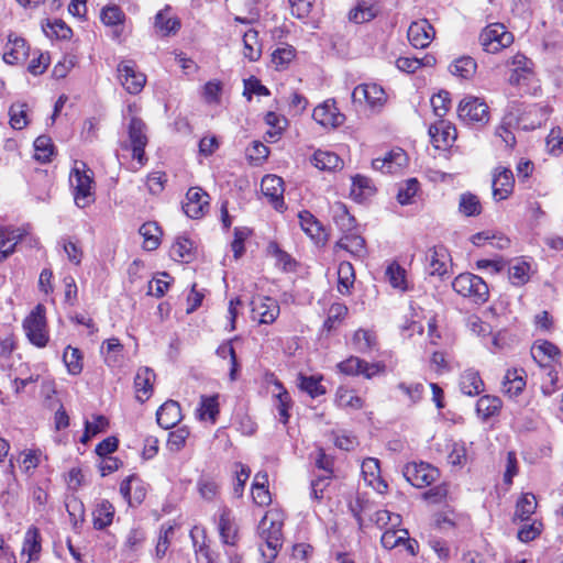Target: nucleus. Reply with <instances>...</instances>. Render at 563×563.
<instances>
[{
	"mask_svg": "<svg viewBox=\"0 0 563 563\" xmlns=\"http://www.w3.org/2000/svg\"><path fill=\"white\" fill-rule=\"evenodd\" d=\"M284 515L278 509H269L258 523L257 531L265 542L268 553L261 548L266 563H271L277 555L283 544Z\"/></svg>",
	"mask_w": 563,
	"mask_h": 563,
	"instance_id": "1",
	"label": "nucleus"
},
{
	"mask_svg": "<svg viewBox=\"0 0 563 563\" xmlns=\"http://www.w3.org/2000/svg\"><path fill=\"white\" fill-rule=\"evenodd\" d=\"M95 174L82 161H76L70 174L69 184L74 201L78 208H86L95 202Z\"/></svg>",
	"mask_w": 563,
	"mask_h": 563,
	"instance_id": "2",
	"label": "nucleus"
},
{
	"mask_svg": "<svg viewBox=\"0 0 563 563\" xmlns=\"http://www.w3.org/2000/svg\"><path fill=\"white\" fill-rule=\"evenodd\" d=\"M453 290L471 302L483 305L488 301L489 289L485 280L472 273H462L452 282Z\"/></svg>",
	"mask_w": 563,
	"mask_h": 563,
	"instance_id": "3",
	"label": "nucleus"
},
{
	"mask_svg": "<svg viewBox=\"0 0 563 563\" xmlns=\"http://www.w3.org/2000/svg\"><path fill=\"white\" fill-rule=\"evenodd\" d=\"M23 329L30 342L37 347L46 346L49 335L45 318V307L38 303L23 321Z\"/></svg>",
	"mask_w": 563,
	"mask_h": 563,
	"instance_id": "4",
	"label": "nucleus"
},
{
	"mask_svg": "<svg viewBox=\"0 0 563 563\" xmlns=\"http://www.w3.org/2000/svg\"><path fill=\"white\" fill-rule=\"evenodd\" d=\"M128 136L129 142L122 143V148L132 150L133 158L136 159L141 165H144L146 162L145 147L147 145L148 139L146 135V124L142 119L137 117L131 118L128 125Z\"/></svg>",
	"mask_w": 563,
	"mask_h": 563,
	"instance_id": "5",
	"label": "nucleus"
},
{
	"mask_svg": "<svg viewBox=\"0 0 563 563\" xmlns=\"http://www.w3.org/2000/svg\"><path fill=\"white\" fill-rule=\"evenodd\" d=\"M407 482L418 488L430 486L440 477L439 470L426 462H410L402 468Z\"/></svg>",
	"mask_w": 563,
	"mask_h": 563,
	"instance_id": "6",
	"label": "nucleus"
},
{
	"mask_svg": "<svg viewBox=\"0 0 563 563\" xmlns=\"http://www.w3.org/2000/svg\"><path fill=\"white\" fill-rule=\"evenodd\" d=\"M479 41L485 52L494 54L508 47L512 43L514 36L504 24L494 23L482 31Z\"/></svg>",
	"mask_w": 563,
	"mask_h": 563,
	"instance_id": "7",
	"label": "nucleus"
},
{
	"mask_svg": "<svg viewBox=\"0 0 563 563\" xmlns=\"http://www.w3.org/2000/svg\"><path fill=\"white\" fill-rule=\"evenodd\" d=\"M459 118L467 123L486 124L489 121L488 106L479 98L468 96L461 100L457 108Z\"/></svg>",
	"mask_w": 563,
	"mask_h": 563,
	"instance_id": "8",
	"label": "nucleus"
},
{
	"mask_svg": "<svg viewBox=\"0 0 563 563\" xmlns=\"http://www.w3.org/2000/svg\"><path fill=\"white\" fill-rule=\"evenodd\" d=\"M338 368L345 375H362L365 378L371 379L378 374L385 373L386 365L382 362L368 363L357 356H350L349 358L340 362L338 364Z\"/></svg>",
	"mask_w": 563,
	"mask_h": 563,
	"instance_id": "9",
	"label": "nucleus"
},
{
	"mask_svg": "<svg viewBox=\"0 0 563 563\" xmlns=\"http://www.w3.org/2000/svg\"><path fill=\"white\" fill-rule=\"evenodd\" d=\"M352 100L354 103L366 104L375 110L385 104L387 96L385 90L376 84H362L354 88Z\"/></svg>",
	"mask_w": 563,
	"mask_h": 563,
	"instance_id": "10",
	"label": "nucleus"
},
{
	"mask_svg": "<svg viewBox=\"0 0 563 563\" xmlns=\"http://www.w3.org/2000/svg\"><path fill=\"white\" fill-rule=\"evenodd\" d=\"M119 80L131 95H137L144 88L146 76L136 69L133 60H122L118 65Z\"/></svg>",
	"mask_w": 563,
	"mask_h": 563,
	"instance_id": "11",
	"label": "nucleus"
},
{
	"mask_svg": "<svg viewBox=\"0 0 563 563\" xmlns=\"http://www.w3.org/2000/svg\"><path fill=\"white\" fill-rule=\"evenodd\" d=\"M426 269L430 276L442 278L449 272L451 255L443 245H435L426 252Z\"/></svg>",
	"mask_w": 563,
	"mask_h": 563,
	"instance_id": "12",
	"label": "nucleus"
},
{
	"mask_svg": "<svg viewBox=\"0 0 563 563\" xmlns=\"http://www.w3.org/2000/svg\"><path fill=\"white\" fill-rule=\"evenodd\" d=\"M208 194L201 188L192 187L187 191L184 212L191 219H200L209 208Z\"/></svg>",
	"mask_w": 563,
	"mask_h": 563,
	"instance_id": "13",
	"label": "nucleus"
},
{
	"mask_svg": "<svg viewBox=\"0 0 563 563\" xmlns=\"http://www.w3.org/2000/svg\"><path fill=\"white\" fill-rule=\"evenodd\" d=\"M251 306L253 318L260 317V322L265 324L273 323L280 311L278 302L271 297H254Z\"/></svg>",
	"mask_w": 563,
	"mask_h": 563,
	"instance_id": "14",
	"label": "nucleus"
},
{
	"mask_svg": "<svg viewBox=\"0 0 563 563\" xmlns=\"http://www.w3.org/2000/svg\"><path fill=\"white\" fill-rule=\"evenodd\" d=\"M515 185L514 174L509 168L498 167L493 177V197L496 201L507 199Z\"/></svg>",
	"mask_w": 563,
	"mask_h": 563,
	"instance_id": "15",
	"label": "nucleus"
},
{
	"mask_svg": "<svg viewBox=\"0 0 563 563\" xmlns=\"http://www.w3.org/2000/svg\"><path fill=\"white\" fill-rule=\"evenodd\" d=\"M408 40L410 44L416 48H424L429 46L434 37L433 26L428 20L415 21L409 25Z\"/></svg>",
	"mask_w": 563,
	"mask_h": 563,
	"instance_id": "16",
	"label": "nucleus"
},
{
	"mask_svg": "<svg viewBox=\"0 0 563 563\" xmlns=\"http://www.w3.org/2000/svg\"><path fill=\"white\" fill-rule=\"evenodd\" d=\"M429 135L435 148H446L456 140V129L444 120L430 125Z\"/></svg>",
	"mask_w": 563,
	"mask_h": 563,
	"instance_id": "17",
	"label": "nucleus"
},
{
	"mask_svg": "<svg viewBox=\"0 0 563 563\" xmlns=\"http://www.w3.org/2000/svg\"><path fill=\"white\" fill-rule=\"evenodd\" d=\"M531 356L541 368H550L560 356V350L552 342L538 340L531 346Z\"/></svg>",
	"mask_w": 563,
	"mask_h": 563,
	"instance_id": "18",
	"label": "nucleus"
},
{
	"mask_svg": "<svg viewBox=\"0 0 563 563\" xmlns=\"http://www.w3.org/2000/svg\"><path fill=\"white\" fill-rule=\"evenodd\" d=\"M312 118L322 126H339L344 122V115L339 112L333 100H327L314 108Z\"/></svg>",
	"mask_w": 563,
	"mask_h": 563,
	"instance_id": "19",
	"label": "nucleus"
},
{
	"mask_svg": "<svg viewBox=\"0 0 563 563\" xmlns=\"http://www.w3.org/2000/svg\"><path fill=\"white\" fill-rule=\"evenodd\" d=\"M180 20L166 7L159 10L154 19L155 34L162 37L175 35L180 29Z\"/></svg>",
	"mask_w": 563,
	"mask_h": 563,
	"instance_id": "20",
	"label": "nucleus"
},
{
	"mask_svg": "<svg viewBox=\"0 0 563 563\" xmlns=\"http://www.w3.org/2000/svg\"><path fill=\"white\" fill-rule=\"evenodd\" d=\"M407 164V155L401 148H396L387 153L384 157L373 159L374 169L383 173L394 174L400 170Z\"/></svg>",
	"mask_w": 563,
	"mask_h": 563,
	"instance_id": "21",
	"label": "nucleus"
},
{
	"mask_svg": "<svg viewBox=\"0 0 563 563\" xmlns=\"http://www.w3.org/2000/svg\"><path fill=\"white\" fill-rule=\"evenodd\" d=\"M261 189L265 197L274 205L275 209L279 210L284 206V181L276 175H266L261 183Z\"/></svg>",
	"mask_w": 563,
	"mask_h": 563,
	"instance_id": "22",
	"label": "nucleus"
},
{
	"mask_svg": "<svg viewBox=\"0 0 563 563\" xmlns=\"http://www.w3.org/2000/svg\"><path fill=\"white\" fill-rule=\"evenodd\" d=\"M29 57V46L22 37H9V42L3 53V60L7 64L15 65L24 63Z\"/></svg>",
	"mask_w": 563,
	"mask_h": 563,
	"instance_id": "23",
	"label": "nucleus"
},
{
	"mask_svg": "<svg viewBox=\"0 0 563 563\" xmlns=\"http://www.w3.org/2000/svg\"><path fill=\"white\" fill-rule=\"evenodd\" d=\"M362 474L365 482L379 493L387 488V484L380 477L379 461L375 457H367L362 463Z\"/></svg>",
	"mask_w": 563,
	"mask_h": 563,
	"instance_id": "24",
	"label": "nucleus"
},
{
	"mask_svg": "<svg viewBox=\"0 0 563 563\" xmlns=\"http://www.w3.org/2000/svg\"><path fill=\"white\" fill-rule=\"evenodd\" d=\"M508 64L512 67L509 76L511 85H520L532 73V62L522 54H516Z\"/></svg>",
	"mask_w": 563,
	"mask_h": 563,
	"instance_id": "25",
	"label": "nucleus"
},
{
	"mask_svg": "<svg viewBox=\"0 0 563 563\" xmlns=\"http://www.w3.org/2000/svg\"><path fill=\"white\" fill-rule=\"evenodd\" d=\"M156 378L154 371L150 367L139 368L135 378L134 387L139 400L144 401L148 399L153 390V383Z\"/></svg>",
	"mask_w": 563,
	"mask_h": 563,
	"instance_id": "26",
	"label": "nucleus"
},
{
	"mask_svg": "<svg viewBox=\"0 0 563 563\" xmlns=\"http://www.w3.org/2000/svg\"><path fill=\"white\" fill-rule=\"evenodd\" d=\"M218 526L223 542L225 544L234 545L238 539V528L230 509H221Z\"/></svg>",
	"mask_w": 563,
	"mask_h": 563,
	"instance_id": "27",
	"label": "nucleus"
},
{
	"mask_svg": "<svg viewBox=\"0 0 563 563\" xmlns=\"http://www.w3.org/2000/svg\"><path fill=\"white\" fill-rule=\"evenodd\" d=\"M460 389L464 395L477 396L484 390V382L477 371L465 369L460 377Z\"/></svg>",
	"mask_w": 563,
	"mask_h": 563,
	"instance_id": "28",
	"label": "nucleus"
},
{
	"mask_svg": "<svg viewBox=\"0 0 563 563\" xmlns=\"http://www.w3.org/2000/svg\"><path fill=\"white\" fill-rule=\"evenodd\" d=\"M311 163L320 170L333 172L342 168L343 161L333 152L318 150L313 153Z\"/></svg>",
	"mask_w": 563,
	"mask_h": 563,
	"instance_id": "29",
	"label": "nucleus"
},
{
	"mask_svg": "<svg viewBox=\"0 0 563 563\" xmlns=\"http://www.w3.org/2000/svg\"><path fill=\"white\" fill-rule=\"evenodd\" d=\"M378 7L366 0H361L349 12V20L354 23H366L372 21L378 14Z\"/></svg>",
	"mask_w": 563,
	"mask_h": 563,
	"instance_id": "30",
	"label": "nucleus"
},
{
	"mask_svg": "<svg viewBox=\"0 0 563 563\" xmlns=\"http://www.w3.org/2000/svg\"><path fill=\"white\" fill-rule=\"evenodd\" d=\"M114 517V507L108 500H101L96 505L92 511L93 527L98 530H102L109 527Z\"/></svg>",
	"mask_w": 563,
	"mask_h": 563,
	"instance_id": "31",
	"label": "nucleus"
},
{
	"mask_svg": "<svg viewBox=\"0 0 563 563\" xmlns=\"http://www.w3.org/2000/svg\"><path fill=\"white\" fill-rule=\"evenodd\" d=\"M526 380L518 369H508L503 379L501 390L509 397L518 396L525 388Z\"/></svg>",
	"mask_w": 563,
	"mask_h": 563,
	"instance_id": "32",
	"label": "nucleus"
},
{
	"mask_svg": "<svg viewBox=\"0 0 563 563\" xmlns=\"http://www.w3.org/2000/svg\"><path fill=\"white\" fill-rule=\"evenodd\" d=\"M375 186L366 176L356 175L352 178L351 196L357 200L363 201L375 194Z\"/></svg>",
	"mask_w": 563,
	"mask_h": 563,
	"instance_id": "33",
	"label": "nucleus"
},
{
	"mask_svg": "<svg viewBox=\"0 0 563 563\" xmlns=\"http://www.w3.org/2000/svg\"><path fill=\"white\" fill-rule=\"evenodd\" d=\"M243 55L250 62H256L262 55V45L258 41V32L250 29L243 35Z\"/></svg>",
	"mask_w": 563,
	"mask_h": 563,
	"instance_id": "34",
	"label": "nucleus"
},
{
	"mask_svg": "<svg viewBox=\"0 0 563 563\" xmlns=\"http://www.w3.org/2000/svg\"><path fill=\"white\" fill-rule=\"evenodd\" d=\"M41 552V537L36 528H30L24 537L22 554L27 555V562L36 561Z\"/></svg>",
	"mask_w": 563,
	"mask_h": 563,
	"instance_id": "35",
	"label": "nucleus"
},
{
	"mask_svg": "<svg viewBox=\"0 0 563 563\" xmlns=\"http://www.w3.org/2000/svg\"><path fill=\"white\" fill-rule=\"evenodd\" d=\"M180 405L175 400L165 401L156 411V422H181Z\"/></svg>",
	"mask_w": 563,
	"mask_h": 563,
	"instance_id": "36",
	"label": "nucleus"
},
{
	"mask_svg": "<svg viewBox=\"0 0 563 563\" xmlns=\"http://www.w3.org/2000/svg\"><path fill=\"white\" fill-rule=\"evenodd\" d=\"M20 230H0V261L5 260L14 252L16 243L22 239Z\"/></svg>",
	"mask_w": 563,
	"mask_h": 563,
	"instance_id": "37",
	"label": "nucleus"
},
{
	"mask_svg": "<svg viewBox=\"0 0 563 563\" xmlns=\"http://www.w3.org/2000/svg\"><path fill=\"white\" fill-rule=\"evenodd\" d=\"M219 413L218 395L213 396H201L200 405L196 410V417L199 420H212L214 421Z\"/></svg>",
	"mask_w": 563,
	"mask_h": 563,
	"instance_id": "38",
	"label": "nucleus"
},
{
	"mask_svg": "<svg viewBox=\"0 0 563 563\" xmlns=\"http://www.w3.org/2000/svg\"><path fill=\"white\" fill-rule=\"evenodd\" d=\"M501 408V400L496 396H483L477 400L476 411L479 418L486 420L496 416Z\"/></svg>",
	"mask_w": 563,
	"mask_h": 563,
	"instance_id": "39",
	"label": "nucleus"
},
{
	"mask_svg": "<svg viewBox=\"0 0 563 563\" xmlns=\"http://www.w3.org/2000/svg\"><path fill=\"white\" fill-rule=\"evenodd\" d=\"M297 380L300 390L307 393L312 398L325 394V387L321 384L322 376H306L299 374Z\"/></svg>",
	"mask_w": 563,
	"mask_h": 563,
	"instance_id": "40",
	"label": "nucleus"
},
{
	"mask_svg": "<svg viewBox=\"0 0 563 563\" xmlns=\"http://www.w3.org/2000/svg\"><path fill=\"white\" fill-rule=\"evenodd\" d=\"M355 274L353 265L350 262H341L338 267V290L342 294H349L353 287Z\"/></svg>",
	"mask_w": 563,
	"mask_h": 563,
	"instance_id": "41",
	"label": "nucleus"
},
{
	"mask_svg": "<svg viewBox=\"0 0 563 563\" xmlns=\"http://www.w3.org/2000/svg\"><path fill=\"white\" fill-rule=\"evenodd\" d=\"M300 227L302 230L317 242L322 239V228L320 222L314 218V216L309 211H301L298 214Z\"/></svg>",
	"mask_w": 563,
	"mask_h": 563,
	"instance_id": "42",
	"label": "nucleus"
},
{
	"mask_svg": "<svg viewBox=\"0 0 563 563\" xmlns=\"http://www.w3.org/2000/svg\"><path fill=\"white\" fill-rule=\"evenodd\" d=\"M144 238V249L148 251L156 250L159 245L161 229L156 222H145L139 230Z\"/></svg>",
	"mask_w": 563,
	"mask_h": 563,
	"instance_id": "43",
	"label": "nucleus"
},
{
	"mask_svg": "<svg viewBox=\"0 0 563 563\" xmlns=\"http://www.w3.org/2000/svg\"><path fill=\"white\" fill-rule=\"evenodd\" d=\"M192 242L187 238H178L172 245L170 256L173 260L178 262H190L194 257Z\"/></svg>",
	"mask_w": 563,
	"mask_h": 563,
	"instance_id": "44",
	"label": "nucleus"
},
{
	"mask_svg": "<svg viewBox=\"0 0 563 563\" xmlns=\"http://www.w3.org/2000/svg\"><path fill=\"white\" fill-rule=\"evenodd\" d=\"M530 265L525 262L517 260L508 267L509 279L515 286H522L530 279Z\"/></svg>",
	"mask_w": 563,
	"mask_h": 563,
	"instance_id": "45",
	"label": "nucleus"
},
{
	"mask_svg": "<svg viewBox=\"0 0 563 563\" xmlns=\"http://www.w3.org/2000/svg\"><path fill=\"white\" fill-rule=\"evenodd\" d=\"M459 211L465 217H475L481 214L482 205L478 197L471 192L460 196Z\"/></svg>",
	"mask_w": 563,
	"mask_h": 563,
	"instance_id": "46",
	"label": "nucleus"
},
{
	"mask_svg": "<svg viewBox=\"0 0 563 563\" xmlns=\"http://www.w3.org/2000/svg\"><path fill=\"white\" fill-rule=\"evenodd\" d=\"M336 245L357 257H362L365 253V240L356 234H346Z\"/></svg>",
	"mask_w": 563,
	"mask_h": 563,
	"instance_id": "47",
	"label": "nucleus"
},
{
	"mask_svg": "<svg viewBox=\"0 0 563 563\" xmlns=\"http://www.w3.org/2000/svg\"><path fill=\"white\" fill-rule=\"evenodd\" d=\"M354 349L360 353H368L376 346V336L373 332L358 329L353 335Z\"/></svg>",
	"mask_w": 563,
	"mask_h": 563,
	"instance_id": "48",
	"label": "nucleus"
},
{
	"mask_svg": "<svg viewBox=\"0 0 563 563\" xmlns=\"http://www.w3.org/2000/svg\"><path fill=\"white\" fill-rule=\"evenodd\" d=\"M332 217L335 224L343 231H349L354 227V218L350 216L347 208L342 202H335L331 207Z\"/></svg>",
	"mask_w": 563,
	"mask_h": 563,
	"instance_id": "49",
	"label": "nucleus"
},
{
	"mask_svg": "<svg viewBox=\"0 0 563 563\" xmlns=\"http://www.w3.org/2000/svg\"><path fill=\"white\" fill-rule=\"evenodd\" d=\"M537 508V499L532 494H525L517 501L515 518L521 521L528 520Z\"/></svg>",
	"mask_w": 563,
	"mask_h": 563,
	"instance_id": "50",
	"label": "nucleus"
},
{
	"mask_svg": "<svg viewBox=\"0 0 563 563\" xmlns=\"http://www.w3.org/2000/svg\"><path fill=\"white\" fill-rule=\"evenodd\" d=\"M34 157L41 163H47L51 161L54 145L51 137L46 135H40L34 141Z\"/></svg>",
	"mask_w": 563,
	"mask_h": 563,
	"instance_id": "51",
	"label": "nucleus"
},
{
	"mask_svg": "<svg viewBox=\"0 0 563 563\" xmlns=\"http://www.w3.org/2000/svg\"><path fill=\"white\" fill-rule=\"evenodd\" d=\"M43 457L41 450H24L20 454V466L24 473L31 474L41 464Z\"/></svg>",
	"mask_w": 563,
	"mask_h": 563,
	"instance_id": "52",
	"label": "nucleus"
},
{
	"mask_svg": "<svg viewBox=\"0 0 563 563\" xmlns=\"http://www.w3.org/2000/svg\"><path fill=\"white\" fill-rule=\"evenodd\" d=\"M197 489L201 498L208 501H212L219 494V485L218 483L207 476L201 475L197 481Z\"/></svg>",
	"mask_w": 563,
	"mask_h": 563,
	"instance_id": "53",
	"label": "nucleus"
},
{
	"mask_svg": "<svg viewBox=\"0 0 563 563\" xmlns=\"http://www.w3.org/2000/svg\"><path fill=\"white\" fill-rule=\"evenodd\" d=\"M64 363L71 375H78L82 371V355L81 352L71 346H67L64 355Z\"/></svg>",
	"mask_w": 563,
	"mask_h": 563,
	"instance_id": "54",
	"label": "nucleus"
},
{
	"mask_svg": "<svg viewBox=\"0 0 563 563\" xmlns=\"http://www.w3.org/2000/svg\"><path fill=\"white\" fill-rule=\"evenodd\" d=\"M347 307L343 303L335 302L331 305L328 317L324 320L323 329L327 331H332L333 329H336L338 324L345 318L347 314Z\"/></svg>",
	"mask_w": 563,
	"mask_h": 563,
	"instance_id": "55",
	"label": "nucleus"
},
{
	"mask_svg": "<svg viewBox=\"0 0 563 563\" xmlns=\"http://www.w3.org/2000/svg\"><path fill=\"white\" fill-rule=\"evenodd\" d=\"M275 387L277 393L275 394L276 404L275 407L280 416L285 420V422L289 419L288 409L291 406V398L289 393L284 388L282 383L276 382Z\"/></svg>",
	"mask_w": 563,
	"mask_h": 563,
	"instance_id": "56",
	"label": "nucleus"
},
{
	"mask_svg": "<svg viewBox=\"0 0 563 563\" xmlns=\"http://www.w3.org/2000/svg\"><path fill=\"white\" fill-rule=\"evenodd\" d=\"M476 67V62L472 57H461L451 66V73L463 79H468L475 74Z\"/></svg>",
	"mask_w": 563,
	"mask_h": 563,
	"instance_id": "57",
	"label": "nucleus"
},
{
	"mask_svg": "<svg viewBox=\"0 0 563 563\" xmlns=\"http://www.w3.org/2000/svg\"><path fill=\"white\" fill-rule=\"evenodd\" d=\"M408 531L406 529L387 528L382 536L380 542L385 549H394L407 540Z\"/></svg>",
	"mask_w": 563,
	"mask_h": 563,
	"instance_id": "58",
	"label": "nucleus"
},
{
	"mask_svg": "<svg viewBox=\"0 0 563 563\" xmlns=\"http://www.w3.org/2000/svg\"><path fill=\"white\" fill-rule=\"evenodd\" d=\"M10 125L15 130H22L27 125L26 104L13 103L9 109Z\"/></svg>",
	"mask_w": 563,
	"mask_h": 563,
	"instance_id": "59",
	"label": "nucleus"
},
{
	"mask_svg": "<svg viewBox=\"0 0 563 563\" xmlns=\"http://www.w3.org/2000/svg\"><path fill=\"white\" fill-rule=\"evenodd\" d=\"M386 277L394 288L406 289V272L400 265L390 264L386 269Z\"/></svg>",
	"mask_w": 563,
	"mask_h": 563,
	"instance_id": "60",
	"label": "nucleus"
},
{
	"mask_svg": "<svg viewBox=\"0 0 563 563\" xmlns=\"http://www.w3.org/2000/svg\"><path fill=\"white\" fill-rule=\"evenodd\" d=\"M468 462V456L466 453V448L463 443L454 442L452 444V449L448 455V463L454 467L462 468Z\"/></svg>",
	"mask_w": 563,
	"mask_h": 563,
	"instance_id": "61",
	"label": "nucleus"
},
{
	"mask_svg": "<svg viewBox=\"0 0 563 563\" xmlns=\"http://www.w3.org/2000/svg\"><path fill=\"white\" fill-rule=\"evenodd\" d=\"M100 18L106 25L115 26L124 22L125 14L118 5H108L102 9Z\"/></svg>",
	"mask_w": 563,
	"mask_h": 563,
	"instance_id": "62",
	"label": "nucleus"
},
{
	"mask_svg": "<svg viewBox=\"0 0 563 563\" xmlns=\"http://www.w3.org/2000/svg\"><path fill=\"white\" fill-rule=\"evenodd\" d=\"M419 189V183L416 178L406 180L405 185L401 186L397 194V200L400 205L411 203V199L416 196Z\"/></svg>",
	"mask_w": 563,
	"mask_h": 563,
	"instance_id": "63",
	"label": "nucleus"
},
{
	"mask_svg": "<svg viewBox=\"0 0 563 563\" xmlns=\"http://www.w3.org/2000/svg\"><path fill=\"white\" fill-rule=\"evenodd\" d=\"M431 106L437 117L443 118L450 109L451 99L448 91H440L431 98Z\"/></svg>",
	"mask_w": 563,
	"mask_h": 563,
	"instance_id": "64",
	"label": "nucleus"
}]
</instances>
